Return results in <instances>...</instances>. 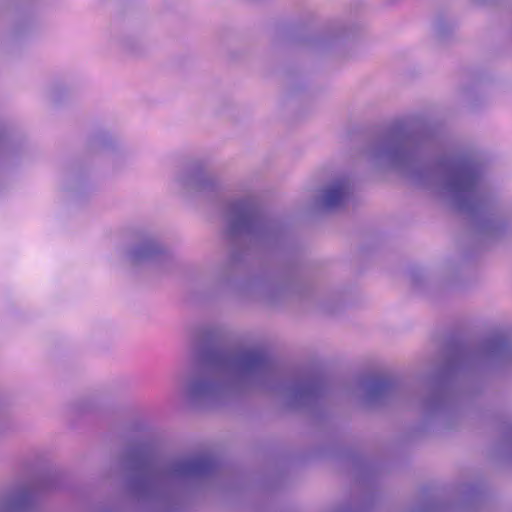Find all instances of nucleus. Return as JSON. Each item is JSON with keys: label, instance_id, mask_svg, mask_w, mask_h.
I'll return each instance as SVG.
<instances>
[{"label": "nucleus", "instance_id": "423d86ee", "mask_svg": "<svg viewBox=\"0 0 512 512\" xmlns=\"http://www.w3.org/2000/svg\"><path fill=\"white\" fill-rule=\"evenodd\" d=\"M30 497L27 490L21 489L12 492L2 499L0 510L2 512H18L23 510L29 503Z\"/></svg>", "mask_w": 512, "mask_h": 512}, {"label": "nucleus", "instance_id": "9d476101", "mask_svg": "<svg viewBox=\"0 0 512 512\" xmlns=\"http://www.w3.org/2000/svg\"><path fill=\"white\" fill-rule=\"evenodd\" d=\"M278 290V286L276 284H268L263 287V293L267 297H273Z\"/></svg>", "mask_w": 512, "mask_h": 512}, {"label": "nucleus", "instance_id": "7ed1b4c3", "mask_svg": "<svg viewBox=\"0 0 512 512\" xmlns=\"http://www.w3.org/2000/svg\"><path fill=\"white\" fill-rule=\"evenodd\" d=\"M130 256L135 263L143 261L162 262L171 258L167 249L149 235L142 236L134 244L130 251Z\"/></svg>", "mask_w": 512, "mask_h": 512}, {"label": "nucleus", "instance_id": "0eeeda50", "mask_svg": "<svg viewBox=\"0 0 512 512\" xmlns=\"http://www.w3.org/2000/svg\"><path fill=\"white\" fill-rule=\"evenodd\" d=\"M383 153L391 165L398 167L410 157V145L408 143H389Z\"/></svg>", "mask_w": 512, "mask_h": 512}, {"label": "nucleus", "instance_id": "20e7f679", "mask_svg": "<svg viewBox=\"0 0 512 512\" xmlns=\"http://www.w3.org/2000/svg\"><path fill=\"white\" fill-rule=\"evenodd\" d=\"M474 187V178L467 173L453 179L446 186L447 192L452 196L455 203L462 208V199L470 196Z\"/></svg>", "mask_w": 512, "mask_h": 512}, {"label": "nucleus", "instance_id": "f8f14e48", "mask_svg": "<svg viewBox=\"0 0 512 512\" xmlns=\"http://www.w3.org/2000/svg\"><path fill=\"white\" fill-rule=\"evenodd\" d=\"M203 180H208V178H207V177H204V178H203ZM195 182H196V183H195V185H197V186H201V185H202V183H201V182H202V178L197 177V178L195 179Z\"/></svg>", "mask_w": 512, "mask_h": 512}, {"label": "nucleus", "instance_id": "9b49d317", "mask_svg": "<svg viewBox=\"0 0 512 512\" xmlns=\"http://www.w3.org/2000/svg\"><path fill=\"white\" fill-rule=\"evenodd\" d=\"M239 221L241 226L248 227L250 225V220L247 219L246 217L241 218Z\"/></svg>", "mask_w": 512, "mask_h": 512}, {"label": "nucleus", "instance_id": "f257e3e1", "mask_svg": "<svg viewBox=\"0 0 512 512\" xmlns=\"http://www.w3.org/2000/svg\"><path fill=\"white\" fill-rule=\"evenodd\" d=\"M265 374L266 363L259 353L224 354L215 358L202 375L183 380L179 393L191 403H214L249 384L261 383Z\"/></svg>", "mask_w": 512, "mask_h": 512}, {"label": "nucleus", "instance_id": "6e6552de", "mask_svg": "<svg viewBox=\"0 0 512 512\" xmlns=\"http://www.w3.org/2000/svg\"><path fill=\"white\" fill-rule=\"evenodd\" d=\"M283 398L289 405H296L312 394V388L306 384H296L282 389Z\"/></svg>", "mask_w": 512, "mask_h": 512}, {"label": "nucleus", "instance_id": "39448f33", "mask_svg": "<svg viewBox=\"0 0 512 512\" xmlns=\"http://www.w3.org/2000/svg\"><path fill=\"white\" fill-rule=\"evenodd\" d=\"M204 463L196 459L181 460L173 463L166 473L173 477H186L202 472Z\"/></svg>", "mask_w": 512, "mask_h": 512}, {"label": "nucleus", "instance_id": "f03ea898", "mask_svg": "<svg viewBox=\"0 0 512 512\" xmlns=\"http://www.w3.org/2000/svg\"><path fill=\"white\" fill-rule=\"evenodd\" d=\"M350 191V182L346 177L332 179L319 189L315 204L321 209L340 207L347 201Z\"/></svg>", "mask_w": 512, "mask_h": 512}, {"label": "nucleus", "instance_id": "1a4fd4ad", "mask_svg": "<svg viewBox=\"0 0 512 512\" xmlns=\"http://www.w3.org/2000/svg\"><path fill=\"white\" fill-rule=\"evenodd\" d=\"M383 385L381 383H378V382H372V383H368L364 386V390H365V393H366V398L368 401H372L374 400V398L382 393L383 391Z\"/></svg>", "mask_w": 512, "mask_h": 512}, {"label": "nucleus", "instance_id": "ddd939ff", "mask_svg": "<svg viewBox=\"0 0 512 512\" xmlns=\"http://www.w3.org/2000/svg\"><path fill=\"white\" fill-rule=\"evenodd\" d=\"M231 228H232L233 232H236L241 229L240 227H238V225L236 223H231Z\"/></svg>", "mask_w": 512, "mask_h": 512}]
</instances>
